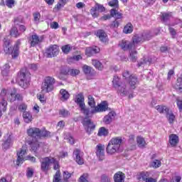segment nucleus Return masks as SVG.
I'll use <instances>...</instances> for the list:
<instances>
[{
    "label": "nucleus",
    "mask_w": 182,
    "mask_h": 182,
    "mask_svg": "<svg viewBox=\"0 0 182 182\" xmlns=\"http://www.w3.org/2000/svg\"><path fill=\"white\" fill-rule=\"evenodd\" d=\"M27 134L32 138L26 141L27 144H29L33 151H36L41 146V142L38 140V139H41V129L31 127L27 129Z\"/></svg>",
    "instance_id": "nucleus-1"
},
{
    "label": "nucleus",
    "mask_w": 182,
    "mask_h": 182,
    "mask_svg": "<svg viewBox=\"0 0 182 182\" xmlns=\"http://www.w3.org/2000/svg\"><path fill=\"white\" fill-rule=\"evenodd\" d=\"M17 81L21 87L26 89L29 86V82H31V73L26 71V70H22L18 73Z\"/></svg>",
    "instance_id": "nucleus-2"
},
{
    "label": "nucleus",
    "mask_w": 182,
    "mask_h": 182,
    "mask_svg": "<svg viewBox=\"0 0 182 182\" xmlns=\"http://www.w3.org/2000/svg\"><path fill=\"white\" fill-rule=\"evenodd\" d=\"M55 83H56L55 78L50 76L46 77L41 85V93L45 94L52 92L55 89Z\"/></svg>",
    "instance_id": "nucleus-3"
},
{
    "label": "nucleus",
    "mask_w": 182,
    "mask_h": 182,
    "mask_svg": "<svg viewBox=\"0 0 182 182\" xmlns=\"http://www.w3.org/2000/svg\"><path fill=\"white\" fill-rule=\"evenodd\" d=\"M50 164L53 166V170H55L56 172L53 176V182H62V176L60 173V164L58 161L54 160L50 162Z\"/></svg>",
    "instance_id": "nucleus-4"
},
{
    "label": "nucleus",
    "mask_w": 182,
    "mask_h": 182,
    "mask_svg": "<svg viewBox=\"0 0 182 182\" xmlns=\"http://www.w3.org/2000/svg\"><path fill=\"white\" fill-rule=\"evenodd\" d=\"M82 126L84 127V129H85L86 133H87V134H92V132H93V130H95V129H96V125H95L93 122H92V119H90L87 117H85L82 119Z\"/></svg>",
    "instance_id": "nucleus-5"
},
{
    "label": "nucleus",
    "mask_w": 182,
    "mask_h": 182,
    "mask_svg": "<svg viewBox=\"0 0 182 182\" xmlns=\"http://www.w3.org/2000/svg\"><path fill=\"white\" fill-rule=\"evenodd\" d=\"M58 53L59 47H58L57 45H51L46 48L44 56H46V58H54V56H57Z\"/></svg>",
    "instance_id": "nucleus-6"
},
{
    "label": "nucleus",
    "mask_w": 182,
    "mask_h": 182,
    "mask_svg": "<svg viewBox=\"0 0 182 182\" xmlns=\"http://www.w3.org/2000/svg\"><path fill=\"white\" fill-rule=\"evenodd\" d=\"M107 110H110L109 103L107 101H102L92 110V113H103V112H107Z\"/></svg>",
    "instance_id": "nucleus-7"
},
{
    "label": "nucleus",
    "mask_w": 182,
    "mask_h": 182,
    "mask_svg": "<svg viewBox=\"0 0 182 182\" xmlns=\"http://www.w3.org/2000/svg\"><path fill=\"white\" fill-rule=\"evenodd\" d=\"M105 6L99 3H96L95 6L90 9V14L93 18H97L99 16V12H105Z\"/></svg>",
    "instance_id": "nucleus-8"
},
{
    "label": "nucleus",
    "mask_w": 182,
    "mask_h": 182,
    "mask_svg": "<svg viewBox=\"0 0 182 182\" xmlns=\"http://www.w3.org/2000/svg\"><path fill=\"white\" fill-rule=\"evenodd\" d=\"M28 42L31 45V48H35L36 45H39V43H42L43 42V36H38L36 34L32 35L29 39Z\"/></svg>",
    "instance_id": "nucleus-9"
},
{
    "label": "nucleus",
    "mask_w": 182,
    "mask_h": 182,
    "mask_svg": "<svg viewBox=\"0 0 182 182\" xmlns=\"http://www.w3.org/2000/svg\"><path fill=\"white\" fill-rule=\"evenodd\" d=\"M119 46L123 49V50H132L136 49L134 48V43L132 41H129L127 40H122L119 41Z\"/></svg>",
    "instance_id": "nucleus-10"
},
{
    "label": "nucleus",
    "mask_w": 182,
    "mask_h": 182,
    "mask_svg": "<svg viewBox=\"0 0 182 182\" xmlns=\"http://www.w3.org/2000/svg\"><path fill=\"white\" fill-rule=\"evenodd\" d=\"M17 160H35V157L26 156V149L22 148L20 152H17Z\"/></svg>",
    "instance_id": "nucleus-11"
},
{
    "label": "nucleus",
    "mask_w": 182,
    "mask_h": 182,
    "mask_svg": "<svg viewBox=\"0 0 182 182\" xmlns=\"http://www.w3.org/2000/svg\"><path fill=\"white\" fill-rule=\"evenodd\" d=\"M106 151L107 154H110L112 156L113 154H116V153H122V149L118 148L115 145H113L109 142L106 148Z\"/></svg>",
    "instance_id": "nucleus-12"
},
{
    "label": "nucleus",
    "mask_w": 182,
    "mask_h": 182,
    "mask_svg": "<svg viewBox=\"0 0 182 182\" xmlns=\"http://www.w3.org/2000/svg\"><path fill=\"white\" fill-rule=\"evenodd\" d=\"M117 114L114 111H111L108 113V114L105 115L103 118V122L105 124H110L113 120H114V117H116Z\"/></svg>",
    "instance_id": "nucleus-13"
},
{
    "label": "nucleus",
    "mask_w": 182,
    "mask_h": 182,
    "mask_svg": "<svg viewBox=\"0 0 182 182\" xmlns=\"http://www.w3.org/2000/svg\"><path fill=\"white\" fill-rule=\"evenodd\" d=\"M100 52V48L97 46L88 47L85 50V55L90 58V56H93V55H96V53H99Z\"/></svg>",
    "instance_id": "nucleus-14"
},
{
    "label": "nucleus",
    "mask_w": 182,
    "mask_h": 182,
    "mask_svg": "<svg viewBox=\"0 0 182 182\" xmlns=\"http://www.w3.org/2000/svg\"><path fill=\"white\" fill-rule=\"evenodd\" d=\"M74 100L77 105H78L79 107L85 105V95H83V92H80L76 95Z\"/></svg>",
    "instance_id": "nucleus-15"
},
{
    "label": "nucleus",
    "mask_w": 182,
    "mask_h": 182,
    "mask_svg": "<svg viewBox=\"0 0 182 182\" xmlns=\"http://www.w3.org/2000/svg\"><path fill=\"white\" fill-rule=\"evenodd\" d=\"M117 89V93L118 95H120V96H127V95H129V90L124 83L120 84Z\"/></svg>",
    "instance_id": "nucleus-16"
},
{
    "label": "nucleus",
    "mask_w": 182,
    "mask_h": 182,
    "mask_svg": "<svg viewBox=\"0 0 182 182\" xmlns=\"http://www.w3.org/2000/svg\"><path fill=\"white\" fill-rule=\"evenodd\" d=\"M149 39V37L143 38L141 35H135L132 38V43L134 45V48H136V45H139V43H143L144 41Z\"/></svg>",
    "instance_id": "nucleus-17"
},
{
    "label": "nucleus",
    "mask_w": 182,
    "mask_h": 182,
    "mask_svg": "<svg viewBox=\"0 0 182 182\" xmlns=\"http://www.w3.org/2000/svg\"><path fill=\"white\" fill-rule=\"evenodd\" d=\"M4 50L5 53H11L12 56V52H14V48H11V41L8 38L4 39Z\"/></svg>",
    "instance_id": "nucleus-18"
},
{
    "label": "nucleus",
    "mask_w": 182,
    "mask_h": 182,
    "mask_svg": "<svg viewBox=\"0 0 182 182\" xmlns=\"http://www.w3.org/2000/svg\"><path fill=\"white\" fill-rule=\"evenodd\" d=\"M96 154L100 160H103V159H105V146L98 144L96 147Z\"/></svg>",
    "instance_id": "nucleus-19"
},
{
    "label": "nucleus",
    "mask_w": 182,
    "mask_h": 182,
    "mask_svg": "<svg viewBox=\"0 0 182 182\" xmlns=\"http://www.w3.org/2000/svg\"><path fill=\"white\" fill-rule=\"evenodd\" d=\"M168 141H169V144H171L172 147H176V146L178 144V141H179L178 136H177V134H170Z\"/></svg>",
    "instance_id": "nucleus-20"
},
{
    "label": "nucleus",
    "mask_w": 182,
    "mask_h": 182,
    "mask_svg": "<svg viewBox=\"0 0 182 182\" xmlns=\"http://www.w3.org/2000/svg\"><path fill=\"white\" fill-rule=\"evenodd\" d=\"M109 143H110L113 146H115L116 147H118L119 149H122L120 147L122 146V143H123V139L120 136H117V137L112 138L109 141Z\"/></svg>",
    "instance_id": "nucleus-21"
},
{
    "label": "nucleus",
    "mask_w": 182,
    "mask_h": 182,
    "mask_svg": "<svg viewBox=\"0 0 182 182\" xmlns=\"http://www.w3.org/2000/svg\"><path fill=\"white\" fill-rule=\"evenodd\" d=\"M80 111L83 113V114H85V117H87V119H89V117H92V114H95L92 113V110L90 111L89 108L86 107V105L80 107Z\"/></svg>",
    "instance_id": "nucleus-22"
},
{
    "label": "nucleus",
    "mask_w": 182,
    "mask_h": 182,
    "mask_svg": "<svg viewBox=\"0 0 182 182\" xmlns=\"http://www.w3.org/2000/svg\"><path fill=\"white\" fill-rule=\"evenodd\" d=\"M124 178H126V176L122 171H118L114 175V182H124Z\"/></svg>",
    "instance_id": "nucleus-23"
},
{
    "label": "nucleus",
    "mask_w": 182,
    "mask_h": 182,
    "mask_svg": "<svg viewBox=\"0 0 182 182\" xmlns=\"http://www.w3.org/2000/svg\"><path fill=\"white\" fill-rule=\"evenodd\" d=\"M128 150H136V141H134V135H130L128 140Z\"/></svg>",
    "instance_id": "nucleus-24"
},
{
    "label": "nucleus",
    "mask_w": 182,
    "mask_h": 182,
    "mask_svg": "<svg viewBox=\"0 0 182 182\" xmlns=\"http://www.w3.org/2000/svg\"><path fill=\"white\" fill-rule=\"evenodd\" d=\"M110 15L112 18H115V20L122 19L123 18V14L117 11L116 9H112L110 11Z\"/></svg>",
    "instance_id": "nucleus-25"
},
{
    "label": "nucleus",
    "mask_w": 182,
    "mask_h": 182,
    "mask_svg": "<svg viewBox=\"0 0 182 182\" xmlns=\"http://www.w3.org/2000/svg\"><path fill=\"white\" fill-rule=\"evenodd\" d=\"M60 95H61L60 100H62V102H65V101L68 100V99H69V97H70V95L65 89H61L60 90Z\"/></svg>",
    "instance_id": "nucleus-26"
},
{
    "label": "nucleus",
    "mask_w": 182,
    "mask_h": 182,
    "mask_svg": "<svg viewBox=\"0 0 182 182\" xmlns=\"http://www.w3.org/2000/svg\"><path fill=\"white\" fill-rule=\"evenodd\" d=\"M19 45H21V40H18L17 41H16V45H15V46H14V52H12L11 53H12V58H14V59H15L16 58H18V55H19V50H18V49H19Z\"/></svg>",
    "instance_id": "nucleus-27"
},
{
    "label": "nucleus",
    "mask_w": 182,
    "mask_h": 182,
    "mask_svg": "<svg viewBox=\"0 0 182 182\" xmlns=\"http://www.w3.org/2000/svg\"><path fill=\"white\" fill-rule=\"evenodd\" d=\"M97 36L99 37L101 42H106L107 34H106V32L103 30H98L97 32Z\"/></svg>",
    "instance_id": "nucleus-28"
},
{
    "label": "nucleus",
    "mask_w": 182,
    "mask_h": 182,
    "mask_svg": "<svg viewBox=\"0 0 182 182\" xmlns=\"http://www.w3.org/2000/svg\"><path fill=\"white\" fill-rule=\"evenodd\" d=\"M149 172H141L137 176V180L139 181H146V180L149 177Z\"/></svg>",
    "instance_id": "nucleus-29"
},
{
    "label": "nucleus",
    "mask_w": 182,
    "mask_h": 182,
    "mask_svg": "<svg viewBox=\"0 0 182 182\" xmlns=\"http://www.w3.org/2000/svg\"><path fill=\"white\" fill-rule=\"evenodd\" d=\"M49 167H50V161H44L41 162V170L46 173L49 171Z\"/></svg>",
    "instance_id": "nucleus-30"
},
{
    "label": "nucleus",
    "mask_w": 182,
    "mask_h": 182,
    "mask_svg": "<svg viewBox=\"0 0 182 182\" xmlns=\"http://www.w3.org/2000/svg\"><path fill=\"white\" fill-rule=\"evenodd\" d=\"M73 156L76 160H83V152L79 149H75L74 150Z\"/></svg>",
    "instance_id": "nucleus-31"
},
{
    "label": "nucleus",
    "mask_w": 182,
    "mask_h": 182,
    "mask_svg": "<svg viewBox=\"0 0 182 182\" xmlns=\"http://www.w3.org/2000/svg\"><path fill=\"white\" fill-rule=\"evenodd\" d=\"M129 85L132 89H136V85H137V77L136 75H130L129 77Z\"/></svg>",
    "instance_id": "nucleus-32"
},
{
    "label": "nucleus",
    "mask_w": 182,
    "mask_h": 182,
    "mask_svg": "<svg viewBox=\"0 0 182 182\" xmlns=\"http://www.w3.org/2000/svg\"><path fill=\"white\" fill-rule=\"evenodd\" d=\"M156 110H158L159 113H162V114L166 113L167 114V113L170 112V109H168V107L164 105H158L156 107Z\"/></svg>",
    "instance_id": "nucleus-33"
},
{
    "label": "nucleus",
    "mask_w": 182,
    "mask_h": 182,
    "mask_svg": "<svg viewBox=\"0 0 182 182\" xmlns=\"http://www.w3.org/2000/svg\"><path fill=\"white\" fill-rule=\"evenodd\" d=\"M23 117L25 123H31L32 122V114L29 112H24L23 113Z\"/></svg>",
    "instance_id": "nucleus-34"
},
{
    "label": "nucleus",
    "mask_w": 182,
    "mask_h": 182,
    "mask_svg": "<svg viewBox=\"0 0 182 182\" xmlns=\"http://www.w3.org/2000/svg\"><path fill=\"white\" fill-rule=\"evenodd\" d=\"M129 59L132 62L137 60V50L134 49L129 50Z\"/></svg>",
    "instance_id": "nucleus-35"
},
{
    "label": "nucleus",
    "mask_w": 182,
    "mask_h": 182,
    "mask_svg": "<svg viewBox=\"0 0 182 182\" xmlns=\"http://www.w3.org/2000/svg\"><path fill=\"white\" fill-rule=\"evenodd\" d=\"M88 99V105L92 107V109H95L96 107V101L95 100V97H93V95H89L87 96Z\"/></svg>",
    "instance_id": "nucleus-36"
},
{
    "label": "nucleus",
    "mask_w": 182,
    "mask_h": 182,
    "mask_svg": "<svg viewBox=\"0 0 182 182\" xmlns=\"http://www.w3.org/2000/svg\"><path fill=\"white\" fill-rule=\"evenodd\" d=\"M92 63L98 70H103V64L99 60H92Z\"/></svg>",
    "instance_id": "nucleus-37"
},
{
    "label": "nucleus",
    "mask_w": 182,
    "mask_h": 182,
    "mask_svg": "<svg viewBox=\"0 0 182 182\" xmlns=\"http://www.w3.org/2000/svg\"><path fill=\"white\" fill-rule=\"evenodd\" d=\"M109 134V129H106L105 127H102L99 129L97 136L102 137V136H106Z\"/></svg>",
    "instance_id": "nucleus-38"
},
{
    "label": "nucleus",
    "mask_w": 182,
    "mask_h": 182,
    "mask_svg": "<svg viewBox=\"0 0 182 182\" xmlns=\"http://www.w3.org/2000/svg\"><path fill=\"white\" fill-rule=\"evenodd\" d=\"M10 35L14 38H18V36H21V33H19V31H18V28L13 27L10 30Z\"/></svg>",
    "instance_id": "nucleus-39"
},
{
    "label": "nucleus",
    "mask_w": 182,
    "mask_h": 182,
    "mask_svg": "<svg viewBox=\"0 0 182 182\" xmlns=\"http://www.w3.org/2000/svg\"><path fill=\"white\" fill-rule=\"evenodd\" d=\"M136 143L138 144V146H139L141 149H143V147H146V141L141 136H138L136 138Z\"/></svg>",
    "instance_id": "nucleus-40"
},
{
    "label": "nucleus",
    "mask_w": 182,
    "mask_h": 182,
    "mask_svg": "<svg viewBox=\"0 0 182 182\" xmlns=\"http://www.w3.org/2000/svg\"><path fill=\"white\" fill-rule=\"evenodd\" d=\"M8 106V102L5 100V98H2L0 102V112H6V107Z\"/></svg>",
    "instance_id": "nucleus-41"
},
{
    "label": "nucleus",
    "mask_w": 182,
    "mask_h": 182,
    "mask_svg": "<svg viewBox=\"0 0 182 182\" xmlns=\"http://www.w3.org/2000/svg\"><path fill=\"white\" fill-rule=\"evenodd\" d=\"M124 33H132L133 32V25L131 23H128L124 28Z\"/></svg>",
    "instance_id": "nucleus-42"
},
{
    "label": "nucleus",
    "mask_w": 182,
    "mask_h": 182,
    "mask_svg": "<svg viewBox=\"0 0 182 182\" xmlns=\"http://www.w3.org/2000/svg\"><path fill=\"white\" fill-rule=\"evenodd\" d=\"M11 68V66L9 64L6 63L5 64L2 68H1V73L4 76H6L8 73H9V69Z\"/></svg>",
    "instance_id": "nucleus-43"
},
{
    "label": "nucleus",
    "mask_w": 182,
    "mask_h": 182,
    "mask_svg": "<svg viewBox=\"0 0 182 182\" xmlns=\"http://www.w3.org/2000/svg\"><path fill=\"white\" fill-rule=\"evenodd\" d=\"M72 49L73 47L70 46V44H67L61 47L62 52H63L65 55H68V53H69Z\"/></svg>",
    "instance_id": "nucleus-44"
},
{
    "label": "nucleus",
    "mask_w": 182,
    "mask_h": 182,
    "mask_svg": "<svg viewBox=\"0 0 182 182\" xmlns=\"http://www.w3.org/2000/svg\"><path fill=\"white\" fill-rule=\"evenodd\" d=\"M166 117L171 124H172V123H174V119H176V116L174 115V114H173V112L169 111L166 114Z\"/></svg>",
    "instance_id": "nucleus-45"
},
{
    "label": "nucleus",
    "mask_w": 182,
    "mask_h": 182,
    "mask_svg": "<svg viewBox=\"0 0 182 182\" xmlns=\"http://www.w3.org/2000/svg\"><path fill=\"white\" fill-rule=\"evenodd\" d=\"M33 174H35V169L28 167L26 169V177L28 178H32V177H33Z\"/></svg>",
    "instance_id": "nucleus-46"
},
{
    "label": "nucleus",
    "mask_w": 182,
    "mask_h": 182,
    "mask_svg": "<svg viewBox=\"0 0 182 182\" xmlns=\"http://www.w3.org/2000/svg\"><path fill=\"white\" fill-rule=\"evenodd\" d=\"M11 144H12V139L11 138V136H9L8 139L3 144V148L6 149H9Z\"/></svg>",
    "instance_id": "nucleus-47"
},
{
    "label": "nucleus",
    "mask_w": 182,
    "mask_h": 182,
    "mask_svg": "<svg viewBox=\"0 0 182 182\" xmlns=\"http://www.w3.org/2000/svg\"><path fill=\"white\" fill-rule=\"evenodd\" d=\"M33 21L35 23H39L41 21V13L36 11L33 14Z\"/></svg>",
    "instance_id": "nucleus-48"
},
{
    "label": "nucleus",
    "mask_w": 182,
    "mask_h": 182,
    "mask_svg": "<svg viewBox=\"0 0 182 182\" xmlns=\"http://www.w3.org/2000/svg\"><path fill=\"white\" fill-rule=\"evenodd\" d=\"M82 70L85 75H91L92 67L85 65L82 66Z\"/></svg>",
    "instance_id": "nucleus-49"
},
{
    "label": "nucleus",
    "mask_w": 182,
    "mask_h": 182,
    "mask_svg": "<svg viewBox=\"0 0 182 182\" xmlns=\"http://www.w3.org/2000/svg\"><path fill=\"white\" fill-rule=\"evenodd\" d=\"M59 114L60 116H62L63 117H69V116H70V113L69 112V111L65 109H62L59 111Z\"/></svg>",
    "instance_id": "nucleus-50"
},
{
    "label": "nucleus",
    "mask_w": 182,
    "mask_h": 182,
    "mask_svg": "<svg viewBox=\"0 0 182 182\" xmlns=\"http://www.w3.org/2000/svg\"><path fill=\"white\" fill-rule=\"evenodd\" d=\"M68 73L71 76H77V75H79V73H80V70H79L77 69H70V70H68Z\"/></svg>",
    "instance_id": "nucleus-51"
},
{
    "label": "nucleus",
    "mask_w": 182,
    "mask_h": 182,
    "mask_svg": "<svg viewBox=\"0 0 182 182\" xmlns=\"http://www.w3.org/2000/svg\"><path fill=\"white\" fill-rule=\"evenodd\" d=\"M141 35L142 38H148L145 41H150V39H151V38H153V34H151V32L150 31H146L143 33Z\"/></svg>",
    "instance_id": "nucleus-52"
},
{
    "label": "nucleus",
    "mask_w": 182,
    "mask_h": 182,
    "mask_svg": "<svg viewBox=\"0 0 182 182\" xmlns=\"http://www.w3.org/2000/svg\"><path fill=\"white\" fill-rule=\"evenodd\" d=\"M89 173H83L79 178L80 182H89Z\"/></svg>",
    "instance_id": "nucleus-53"
},
{
    "label": "nucleus",
    "mask_w": 182,
    "mask_h": 182,
    "mask_svg": "<svg viewBox=\"0 0 182 182\" xmlns=\"http://www.w3.org/2000/svg\"><path fill=\"white\" fill-rule=\"evenodd\" d=\"M42 137H50V132L45 129L41 130L40 139H42Z\"/></svg>",
    "instance_id": "nucleus-54"
},
{
    "label": "nucleus",
    "mask_w": 182,
    "mask_h": 182,
    "mask_svg": "<svg viewBox=\"0 0 182 182\" xmlns=\"http://www.w3.org/2000/svg\"><path fill=\"white\" fill-rule=\"evenodd\" d=\"M112 83L114 85V87L117 89L119 86H120V79L117 77H114Z\"/></svg>",
    "instance_id": "nucleus-55"
},
{
    "label": "nucleus",
    "mask_w": 182,
    "mask_h": 182,
    "mask_svg": "<svg viewBox=\"0 0 182 182\" xmlns=\"http://www.w3.org/2000/svg\"><path fill=\"white\" fill-rule=\"evenodd\" d=\"M119 25H120V21L115 19V20L109 25V27H110L112 29H114V28H119Z\"/></svg>",
    "instance_id": "nucleus-56"
},
{
    "label": "nucleus",
    "mask_w": 182,
    "mask_h": 182,
    "mask_svg": "<svg viewBox=\"0 0 182 182\" xmlns=\"http://www.w3.org/2000/svg\"><path fill=\"white\" fill-rule=\"evenodd\" d=\"M16 89L14 88L13 92L10 94V101L15 102L16 100Z\"/></svg>",
    "instance_id": "nucleus-57"
},
{
    "label": "nucleus",
    "mask_w": 182,
    "mask_h": 182,
    "mask_svg": "<svg viewBox=\"0 0 182 182\" xmlns=\"http://www.w3.org/2000/svg\"><path fill=\"white\" fill-rule=\"evenodd\" d=\"M151 166L154 167V168H157L161 166V162H160V160H156L152 162Z\"/></svg>",
    "instance_id": "nucleus-58"
},
{
    "label": "nucleus",
    "mask_w": 182,
    "mask_h": 182,
    "mask_svg": "<svg viewBox=\"0 0 182 182\" xmlns=\"http://www.w3.org/2000/svg\"><path fill=\"white\" fill-rule=\"evenodd\" d=\"M109 6H113L114 8L119 7V0H112L109 2Z\"/></svg>",
    "instance_id": "nucleus-59"
},
{
    "label": "nucleus",
    "mask_w": 182,
    "mask_h": 182,
    "mask_svg": "<svg viewBox=\"0 0 182 182\" xmlns=\"http://www.w3.org/2000/svg\"><path fill=\"white\" fill-rule=\"evenodd\" d=\"M63 176L64 181H68V180H69V178H70V177L72 176V174H70V173H69L68 171H64Z\"/></svg>",
    "instance_id": "nucleus-60"
},
{
    "label": "nucleus",
    "mask_w": 182,
    "mask_h": 182,
    "mask_svg": "<svg viewBox=\"0 0 182 182\" xmlns=\"http://www.w3.org/2000/svg\"><path fill=\"white\" fill-rule=\"evenodd\" d=\"M170 14H168V13H164L162 14L161 21H163V22H167V21L170 19Z\"/></svg>",
    "instance_id": "nucleus-61"
},
{
    "label": "nucleus",
    "mask_w": 182,
    "mask_h": 182,
    "mask_svg": "<svg viewBox=\"0 0 182 182\" xmlns=\"http://www.w3.org/2000/svg\"><path fill=\"white\" fill-rule=\"evenodd\" d=\"M12 181V176H6L5 178H1L0 179V182H11Z\"/></svg>",
    "instance_id": "nucleus-62"
},
{
    "label": "nucleus",
    "mask_w": 182,
    "mask_h": 182,
    "mask_svg": "<svg viewBox=\"0 0 182 182\" xmlns=\"http://www.w3.org/2000/svg\"><path fill=\"white\" fill-rule=\"evenodd\" d=\"M6 5L8 8H12L15 5V0H6Z\"/></svg>",
    "instance_id": "nucleus-63"
},
{
    "label": "nucleus",
    "mask_w": 182,
    "mask_h": 182,
    "mask_svg": "<svg viewBox=\"0 0 182 182\" xmlns=\"http://www.w3.org/2000/svg\"><path fill=\"white\" fill-rule=\"evenodd\" d=\"M181 181V176H176L172 178L171 182H180Z\"/></svg>",
    "instance_id": "nucleus-64"
}]
</instances>
